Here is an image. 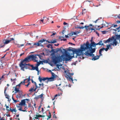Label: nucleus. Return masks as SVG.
Wrapping results in <instances>:
<instances>
[{"label":"nucleus","mask_w":120,"mask_h":120,"mask_svg":"<svg viewBox=\"0 0 120 120\" xmlns=\"http://www.w3.org/2000/svg\"><path fill=\"white\" fill-rule=\"evenodd\" d=\"M101 26L100 25L98 26L95 25V26L93 25L92 24H90L89 25H86L85 26H75V29H82L85 28L86 30H99L101 28L104 27L103 24L102 23L100 24Z\"/></svg>","instance_id":"obj_1"},{"label":"nucleus","mask_w":120,"mask_h":120,"mask_svg":"<svg viewBox=\"0 0 120 120\" xmlns=\"http://www.w3.org/2000/svg\"><path fill=\"white\" fill-rule=\"evenodd\" d=\"M26 61H24L23 60L19 64V66L21 68V70L23 71H25V69H30L29 66H31L32 68L31 69V70H35L37 71L38 72H39L38 68L37 67H34L33 65H30L29 64H26Z\"/></svg>","instance_id":"obj_2"},{"label":"nucleus","mask_w":120,"mask_h":120,"mask_svg":"<svg viewBox=\"0 0 120 120\" xmlns=\"http://www.w3.org/2000/svg\"><path fill=\"white\" fill-rule=\"evenodd\" d=\"M95 46V43L94 42L91 43L90 44L89 42L87 41L86 44L81 45V48L83 52L87 50H91L94 48H92L93 46Z\"/></svg>","instance_id":"obj_3"},{"label":"nucleus","mask_w":120,"mask_h":120,"mask_svg":"<svg viewBox=\"0 0 120 120\" xmlns=\"http://www.w3.org/2000/svg\"><path fill=\"white\" fill-rule=\"evenodd\" d=\"M71 48H69L67 50L69 51H72L73 54L75 53L76 54V56H80L81 55H82L84 53L83 52L81 48V45L80 48L78 49H74V50L71 49ZM76 56V57H77Z\"/></svg>","instance_id":"obj_4"},{"label":"nucleus","mask_w":120,"mask_h":120,"mask_svg":"<svg viewBox=\"0 0 120 120\" xmlns=\"http://www.w3.org/2000/svg\"><path fill=\"white\" fill-rule=\"evenodd\" d=\"M36 56L33 55L29 56L28 57L25 58L24 60V61H26V62L30 61L31 59L32 60H34L35 62H38V58L36 57Z\"/></svg>","instance_id":"obj_5"},{"label":"nucleus","mask_w":120,"mask_h":120,"mask_svg":"<svg viewBox=\"0 0 120 120\" xmlns=\"http://www.w3.org/2000/svg\"><path fill=\"white\" fill-rule=\"evenodd\" d=\"M95 49L94 48L91 50H87L84 53V54L87 56H92L93 57L94 56V54L93 53L95 52Z\"/></svg>","instance_id":"obj_6"},{"label":"nucleus","mask_w":120,"mask_h":120,"mask_svg":"<svg viewBox=\"0 0 120 120\" xmlns=\"http://www.w3.org/2000/svg\"><path fill=\"white\" fill-rule=\"evenodd\" d=\"M74 74V73H70L69 72L67 71L65 76L68 80L70 81H71L73 83H74L73 80L71 76L73 75Z\"/></svg>","instance_id":"obj_7"},{"label":"nucleus","mask_w":120,"mask_h":120,"mask_svg":"<svg viewBox=\"0 0 120 120\" xmlns=\"http://www.w3.org/2000/svg\"><path fill=\"white\" fill-rule=\"evenodd\" d=\"M107 25L106 26L105 25H103L104 26H108V28L107 29V30L108 29H110V30H116V29H113V28H114L115 27L117 26V25H114L113 24H111V25H110V24H111L110 23H106Z\"/></svg>","instance_id":"obj_8"},{"label":"nucleus","mask_w":120,"mask_h":120,"mask_svg":"<svg viewBox=\"0 0 120 120\" xmlns=\"http://www.w3.org/2000/svg\"><path fill=\"white\" fill-rule=\"evenodd\" d=\"M51 73L52 75V76L49 78H48V80L46 82L47 83H48V81H51L54 80V79L56 78V76H57L53 72H51Z\"/></svg>","instance_id":"obj_9"},{"label":"nucleus","mask_w":120,"mask_h":120,"mask_svg":"<svg viewBox=\"0 0 120 120\" xmlns=\"http://www.w3.org/2000/svg\"><path fill=\"white\" fill-rule=\"evenodd\" d=\"M46 40L45 39H42L41 40L39 41L38 42L35 43L33 44V45H36V47L39 46H43V45L41 44L42 43L45 42Z\"/></svg>","instance_id":"obj_10"},{"label":"nucleus","mask_w":120,"mask_h":120,"mask_svg":"<svg viewBox=\"0 0 120 120\" xmlns=\"http://www.w3.org/2000/svg\"><path fill=\"white\" fill-rule=\"evenodd\" d=\"M58 58V57L55 56H53L52 57V61L54 64H55L59 62Z\"/></svg>","instance_id":"obj_11"},{"label":"nucleus","mask_w":120,"mask_h":120,"mask_svg":"<svg viewBox=\"0 0 120 120\" xmlns=\"http://www.w3.org/2000/svg\"><path fill=\"white\" fill-rule=\"evenodd\" d=\"M65 56L66 57H65L64 58L65 60L66 61L69 60L72 58L71 56H70L68 54H66Z\"/></svg>","instance_id":"obj_12"},{"label":"nucleus","mask_w":120,"mask_h":120,"mask_svg":"<svg viewBox=\"0 0 120 120\" xmlns=\"http://www.w3.org/2000/svg\"><path fill=\"white\" fill-rule=\"evenodd\" d=\"M113 41L112 43H110L111 45H113V46H116L118 43L116 40V39L114 38Z\"/></svg>","instance_id":"obj_13"},{"label":"nucleus","mask_w":120,"mask_h":120,"mask_svg":"<svg viewBox=\"0 0 120 120\" xmlns=\"http://www.w3.org/2000/svg\"><path fill=\"white\" fill-rule=\"evenodd\" d=\"M58 60L59 62H62L63 61L65 60V57H64L63 55H62L60 57H58Z\"/></svg>","instance_id":"obj_14"},{"label":"nucleus","mask_w":120,"mask_h":120,"mask_svg":"<svg viewBox=\"0 0 120 120\" xmlns=\"http://www.w3.org/2000/svg\"><path fill=\"white\" fill-rule=\"evenodd\" d=\"M80 32V30H79L78 31H76L75 32H72L70 34H68L69 36H71L73 35H76L79 33Z\"/></svg>","instance_id":"obj_15"},{"label":"nucleus","mask_w":120,"mask_h":120,"mask_svg":"<svg viewBox=\"0 0 120 120\" xmlns=\"http://www.w3.org/2000/svg\"><path fill=\"white\" fill-rule=\"evenodd\" d=\"M63 25L65 26L64 27V29L65 30H68L69 29L68 28V26L69 24L64 22L63 23Z\"/></svg>","instance_id":"obj_16"},{"label":"nucleus","mask_w":120,"mask_h":120,"mask_svg":"<svg viewBox=\"0 0 120 120\" xmlns=\"http://www.w3.org/2000/svg\"><path fill=\"white\" fill-rule=\"evenodd\" d=\"M113 39V37H112L111 38H109L108 39L106 40H105V41H104V42L105 43H107L109 42H111V41H112Z\"/></svg>","instance_id":"obj_17"},{"label":"nucleus","mask_w":120,"mask_h":120,"mask_svg":"<svg viewBox=\"0 0 120 120\" xmlns=\"http://www.w3.org/2000/svg\"><path fill=\"white\" fill-rule=\"evenodd\" d=\"M100 56L99 55V56L97 55V56H94V57H92V60H95L98 59L100 57Z\"/></svg>","instance_id":"obj_18"},{"label":"nucleus","mask_w":120,"mask_h":120,"mask_svg":"<svg viewBox=\"0 0 120 120\" xmlns=\"http://www.w3.org/2000/svg\"><path fill=\"white\" fill-rule=\"evenodd\" d=\"M43 95V94H41L39 96H36V97L34 98V99L36 100H37L40 98L42 99Z\"/></svg>","instance_id":"obj_19"},{"label":"nucleus","mask_w":120,"mask_h":120,"mask_svg":"<svg viewBox=\"0 0 120 120\" xmlns=\"http://www.w3.org/2000/svg\"><path fill=\"white\" fill-rule=\"evenodd\" d=\"M26 103L25 100H22L21 102L19 104V105L23 106L24 105H25Z\"/></svg>","instance_id":"obj_20"},{"label":"nucleus","mask_w":120,"mask_h":120,"mask_svg":"<svg viewBox=\"0 0 120 120\" xmlns=\"http://www.w3.org/2000/svg\"><path fill=\"white\" fill-rule=\"evenodd\" d=\"M104 48H102L101 49H100L99 51V55L100 56H102V54L101 53L102 51H104Z\"/></svg>","instance_id":"obj_21"},{"label":"nucleus","mask_w":120,"mask_h":120,"mask_svg":"<svg viewBox=\"0 0 120 120\" xmlns=\"http://www.w3.org/2000/svg\"><path fill=\"white\" fill-rule=\"evenodd\" d=\"M50 52H52V53L51 54V55H54L55 53L56 52V51H55V49H52L50 51Z\"/></svg>","instance_id":"obj_22"},{"label":"nucleus","mask_w":120,"mask_h":120,"mask_svg":"<svg viewBox=\"0 0 120 120\" xmlns=\"http://www.w3.org/2000/svg\"><path fill=\"white\" fill-rule=\"evenodd\" d=\"M45 41H46V42H47L48 43H54L56 42L55 40H52L50 41H48V40H46Z\"/></svg>","instance_id":"obj_23"},{"label":"nucleus","mask_w":120,"mask_h":120,"mask_svg":"<svg viewBox=\"0 0 120 120\" xmlns=\"http://www.w3.org/2000/svg\"><path fill=\"white\" fill-rule=\"evenodd\" d=\"M36 117H35V118L36 119H38V117H42V115H36Z\"/></svg>","instance_id":"obj_24"},{"label":"nucleus","mask_w":120,"mask_h":120,"mask_svg":"<svg viewBox=\"0 0 120 120\" xmlns=\"http://www.w3.org/2000/svg\"><path fill=\"white\" fill-rule=\"evenodd\" d=\"M103 21L102 20H100V19H98L96 20L95 21H94L93 22H94L95 23H96L97 22H102Z\"/></svg>","instance_id":"obj_25"},{"label":"nucleus","mask_w":120,"mask_h":120,"mask_svg":"<svg viewBox=\"0 0 120 120\" xmlns=\"http://www.w3.org/2000/svg\"><path fill=\"white\" fill-rule=\"evenodd\" d=\"M116 39L119 40L120 42V34L116 35Z\"/></svg>","instance_id":"obj_26"},{"label":"nucleus","mask_w":120,"mask_h":120,"mask_svg":"<svg viewBox=\"0 0 120 120\" xmlns=\"http://www.w3.org/2000/svg\"><path fill=\"white\" fill-rule=\"evenodd\" d=\"M15 109H11V108L10 107L9 108V110H8V111H11V112H14Z\"/></svg>","instance_id":"obj_27"},{"label":"nucleus","mask_w":120,"mask_h":120,"mask_svg":"<svg viewBox=\"0 0 120 120\" xmlns=\"http://www.w3.org/2000/svg\"><path fill=\"white\" fill-rule=\"evenodd\" d=\"M15 93L18 92L20 91L19 88H17L16 87H15Z\"/></svg>","instance_id":"obj_28"},{"label":"nucleus","mask_w":120,"mask_h":120,"mask_svg":"<svg viewBox=\"0 0 120 120\" xmlns=\"http://www.w3.org/2000/svg\"><path fill=\"white\" fill-rule=\"evenodd\" d=\"M22 92L21 91H20L19 92H18L19 94H18L19 96H20L21 98H22Z\"/></svg>","instance_id":"obj_29"},{"label":"nucleus","mask_w":120,"mask_h":120,"mask_svg":"<svg viewBox=\"0 0 120 120\" xmlns=\"http://www.w3.org/2000/svg\"><path fill=\"white\" fill-rule=\"evenodd\" d=\"M4 94H5V96H6V98L8 99V100H9V95L6 94V93H5Z\"/></svg>","instance_id":"obj_30"},{"label":"nucleus","mask_w":120,"mask_h":120,"mask_svg":"<svg viewBox=\"0 0 120 120\" xmlns=\"http://www.w3.org/2000/svg\"><path fill=\"white\" fill-rule=\"evenodd\" d=\"M49 116H48V118H47V120H48L51 117V115L50 112H49Z\"/></svg>","instance_id":"obj_31"},{"label":"nucleus","mask_w":120,"mask_h":120,"mask_svg":"<svg viewBox=\"0 0 120 120\" xmlns=\"http://www.w3.org/2000/svg\"><path fill=\"white\" fill-rule=\"evenodd\" d=\"M10 41L9 40H6L5 41V42L4 43L5 44H7L9 43Z\"/></svg>","instance_id":"obj_32"},{"label":"nucleus","mask_w":120,"mask_h":120,"mask_svg":"<svg viewBox=\"0 0 120 120\" xmlns=\"http://www.w3.org/2000/svg\"><path fill=\"white\" fill-rule=\"evenodd\" d=\"M44 84L43 83H42L41 84V90L43 89L44 88Z\"/></svg>","instance_id":"obj_33"},{"label":"nucleus","mask_w":120,"mask_h":120,"mask_svg":"<svg viewBox=\"0 0 120 120\" xmlns=\"http://www.w3.org/2000/svg\"><path fill=\"white\" fill-rule=\"evenodd\" d=\"M38 56L39 58H40V59H41V58L42 57V56L40 55L39 54H36L35 55V56Z\"/></svg>","instance_id":"obj_34"},{"label":"nucleus","mask_w":120,"mask_h":120,"mask_svg":"<svg viewBox=\"0 0 120 120\" xmlns=\"http://www.w3.org/2000/svg\"><path fill=\"white\" fill-rule=\"evenodd\" d=\"M5 106H6V110L8 111V110H9V107H8V106H7L6 105V104H5Z\"/></svg>","instance_id":"obj_35"},{"label":"nucleus","mask_w":120,"mask_h":120,"mask_svg":"<svg viewBox=\"0 0 120 120\" xmlns=\"http://www.w3.org/2000/svg\"><path fill=\"white\" fill-rule=\"evenodd\" d=\"M48 79V77H43L42 78V81H45L46 80H47Z\"/></svg>","instance_id":"obj_36"},{"label":"nucleus","mask_w":120,"mask_h":120,"mask_svg":"<svg viewBox=\"0 0 120 120\" xmlns=\"http://www.w3.org/2000/svg\"><path fill=\"white\" fill-rule=\"evenodd\" d=\"M26 80V79H24L23 81L21 82L20 83L21 84H24V83H25V81Z\"/></svg>","instance_id":"obj_37"},{"label":"nucleus","mask_w":120,"mask_h":120,"mask_svg":"<svg viewBox=\"0 0 120 120\" xmlns=\"http://www.w3.org/2000/svg\"><path fill=\"white\" fill-rule=\"evenodd\" d=\"M111 45L110 44L109 45H106L107 46V48L108 49H109V48L110 47V46H111Z\"/></svg>","instance_id":"obj_38"},{"label":"nucleus","mask_w":120,"mask_h":120,"mask_svg":"<svg viewBox=\"0 0 120 120\" xmlns=\"http://www.w3.org/2000/svg\"><path fill=\"white\" fill-rule=\"evenodd\" d=\"M28 107H30L31 108H32L33 109H34V108L33 106H31V104H29L28 105Z\"/></svg>","instance_id":"obj_39"},{"label":"nucleus","mask_w":120,"mask_h":120,"mask_svg":"<svg viewBox=\"0 0 120 120\" xmlns=\"http://www.w3.org/2000/svg\"><path fill=\"white\" fill-rule=\"evenodd\" d=\"M40 63L38 62H37V63L36 64V67H37V68H38V66L40 65Z\"/></svg>","instance_id":"obj_40"},{"label":"nucleus","mask_w":120,"mask_h":120,"mask_svg":"<svg viewBox=\"0 0 120 120\" xmlns=\"http://www.w3.org/2000/svg\"><path fill=\"white\" fill-rule=\"evenodd\" d=\"M102 32V34H105L106 33V32H108V31H106V30H104L103 31H101Z\"/></svg>","instance_id":"obj_41"},{"label":"nucleus","mask_w":120,"mask_h":120,"mask_svg":"<svg viewBox=\"0 0 120 120\" xmlns=\"http://www.w3.org/2000/svg\"><path fill=\"white\" fill-rule=\"evenodd\" d=\"M42 78H41L40 76L39 77V81L40 82H41L42 81Z\"/></svg>","instance_id":"obj_42"},{"label":"nucleus","mask_w":120,"mask_h":120,"mask_svg":"<svg viewBox=\"0 0 120 120\" xmlns=\"http://www.w3.org/2000/svg\"><path fill=\"white\" fill-rule=\"evenodd\" d=\"M102 42V41H101L99 42L98 43H99L100 44H99V45H104V44L103 43L101 44Z\"/></svg>","instance_id":"obj_43"},{"label":"nucleus","mask_w":120,"mask_h":120,"mask_svg":"<svg viewBox=\"0 0 120 120\" xmlns=\"http://www.w3.org/2000/svg\"><path fill=\"white\" fill-rule=\"evenodd\" d=\"M60 51H62L61 50V49L57 48V50H56V52H58Z\"/></svg>","instance_id":"obj_44"},{"label":"nucleus","mask_w":120,"mask_h":120,"mask_svg":"<svg viewBox=\"0 0 120 120\" xmlns=\"http://www.w3.org/2000/svg\"><path fill=\"white\" fill-rule=\"evenodd\" d=\"M5 75V74H4V75H3L1 77V78H0V82H1L3 80H1V79H2V78H4V76Z\"/></svg>","instance_id":"obj_45"},{"label":"nucleus","mask_w":120,"mask_h":120,"mask_svg":"<svg viewBox=\"0 0 120 120\" xmlns=\"http://www.w3.org/2000/svg\"><path fill=\"white\" fill-rule=\"evenodd\" d=\"M31 82H32V83H34V84L35 85H36V84H36V82H35L32 79V80H31Z\"/></svg>","instance_id":"obj_46"},{"label":"nucleus","mask_w":120,"mask_h":120,"mask_svg":"<svg viewBox=\"0 0 120 120\" xmlns=\"http://www.w3.org/2000/svg\"><path fill=\"white\" fill-rule=\"evenodd\" d=\"M94 32L96 33V34L98 36H99V34L97 31H96V30H94Z\"/></svg>","instance_id":"obj_47"},{"label":"nucleus","mask_w":120,"mask_h":120,"mask_svg":"<svg viewBox=\"0 0 120 120\" xmlns=\"http://www.w3.org/2000/svg\"><path fill=\"white\" fill-rule=\"evenodd\" d=\"M26 80V79H28V81H30V76H29L28 77V79H25Z\"/></svg>","instance_id":"obj_48"},{"label":"nucleus","mask_w":120,"mask_h":120,"mask_svg":"<svg viewBox=\"0 0 120 120\" xmlns=\"http://www.w3.org/2000/svg\"><path fill=\"white\" fill-rule=\"evenodd\" d=\"M30 83V82H28L27 85H25L27 87H28V86L29 85Z\"/></svg>","instance_id":"obj_49"},{"label":"nucleus","mask_w":120,"mask_h":120,"mask_svg":"<svg viewBox=\"0 0 120 120\" xmlns=\"http://www.w3.org/2000/svg\"><path fill=\"white\" fill-rule=\"evenodd\" d=\"M11 80L12 82L13 81H15L16 80V79L15 78L13 79H11Z\"/></svg>","instance_id":"obj_50"},{"label":"nucleus","mask_w":120,"mask_h":120,"mask_svg":"<svg viewBox=\"0 0 120 120\" xmlns=\"http://www.w3.org/2000/svg\"><path fill=\"white\" fill-rule=\"evenodd\" d=\"M16 97L17 98H21L20 96H19L18 94H17L16 95Z\"/></svg>","instance_id":"obj_51"},{"label":"nucleus","mask_w":120,"mask_h":120,"mask_svg":"<svg viewBox=\"0 0 120 120\" xmlns=\"http://www.w3.org/2000/svg\"><path fill=\"white\" fill-rule=\"evenodd\" d=\"M33 88H32L31 89H30L29 90V91L30 92H32L33 91Z\"/></svg>","instance_id":"obj_52"},{"label":"nucleus","mask_w":120,"mask_h":120,"mask_svg":"<svg viewBox=\"0 0 120 120\" xmlns=\"http://www.w3.org/2000/svg\"><path fill=\"white\" fill-rule=\"evenodd\" d=\"M29 82H30V81H28V79H26L25 81V83H28Z\"/></svg>","instance_id":"obj_53"},{"label":"nucleus","mask_w":120,"mask_h":120,"mask_svg":"<svg viewBox=\"0 0 120 120\" xmlns=\"http://www.w3.org/2000/svg\"><path fill=\"white\" fill-rule=\"evenodd\" d=\"M51 44H49L47 46L48 48H49L51 46Z\"/></svg>","instance_id":"obj_54"},{"label":"nucleus","mask_w":120,"mask_h":120,"mask_svg":"<svg viewBox=\"0 0 120 120\" xmlns=\"http://www.w3.org/2000/svg\"><path fill=\"white\" fill-rule=\"evenodd\" d=\"M117 16V17L119 19H120V15L119 14L118 16Z\"/></svg>","instance_id":"obj_55"},{"label":"nucleus","mask_w":120,"mask_h":120,"mask_svg":"<svg viewBox=\"0 0 120 120\" xmlns=\"http://www.w3.org/2000/svg\"><path fill=\"white\" fill-rule=\"evenodd\" d=\"M6 55V54L5 55L1 57V60H2V59H3L5 57V56Z\"/></svg>","instance_id":"obj_56"},{"label":"nucleus","mask_w":120,"mask_h":120,"mask_svg":"<svg viewBox=\"0 0 120 120\" xmlns=\"http://www.w3.org/2000/svg\"><path fill=\"white\" fill-rule=\"evenodd\" d=\"M0 107L2 108V107H3V105H2V104H1V102H0Z\"/></svg>","instance_id":"obj_57"},{"label":"nucleus","mask_w":120,"mask_h":120,"mask_svg":"<svg viewBox=\"0 0 120 120\" xmlns=\"http://www.w3.org/2000/svg\"><path fill=\"white\" fill-rule=\"evenodd\" d=\"M53 118L55 117L56 118V116L55 114H53Z\"/></svg>","instance_id":"obj_58"},{"label":"nucleus","mask_w":120,"mask_h":120,"mask_svg":"<svg viewBox=\"0 0 120 120\" xmlns=\"http://www.w3.org/2000/svg\"><path fill=\"white\" fill-rule=\"evenodd\" d=\"M8 88L7 87H6L4 89V93H5L6 91V90Z\"/></svg>","instance_id":"obj_59"},{"label":"nucleus","mask_w":120,"mask_h":120,"mask_svg":"<svg viewBox=\"0 0 120 120\" xmlns=\"http://www.w3.org/2000/svg\"><path fill=\"white\" fill-rule=\"evenodd\" d=\"M10 73V71H9L8 72V74H5V75H9Z\"/></svg>","instance_id":"obj_60"},{"label":"nucleus","mask_w":120,"mask_h":120,"mask_svg":"<svg viewBox=\"0 0 120 120\" xmlns=\"http://www.w3.org/2000/svg\"><path fill=\"white\" fill-rule=\"evenodd\" d=\"M6 116H9V117H10V114H7L6 115Z\"/></svg>","instance_id":"obj_61"},{"label":"nucleus","mask_w":120,"mask_h":120,"mask_svg":"<svg viewBox=\"0 0 120 120\" xmlns=\"http://www.w3.org/2000/svg\"><path fill=\"white\" fill-rule=\"evenodd\" d=\"M61 40L62 41L63 40L64 41H66L67 39H64H64H61Z\"/></svg>","instance_id":"obj_62"},{"label":"nucleus","mask_w":120,"mask_h":120,"mask_svg":"<svg viewBox=\"0 0 120 120\" xmlns=\"http://www.w3.org/2000/svg\"><path fill=\"white\" fill-rule=\"evenodd\" d=\"M0 68L1 69H3V66H0Z\"/></svg>","instance_id":"obj_63"},{"label":"nucleus","mask_w":120,"mask_h":120,"mask_svg":"<svg viewBox=\"0 0 120 120\" xmlns=\"http://www.w3.org/2000/svg\"><path fill=\"white\" fill-rule=\"evenodd\" d=\"M44 19H41L40 21V22H42V23H43V21H44Z\"/></svg>","instance_id":"obj_64"}]
</instances>
